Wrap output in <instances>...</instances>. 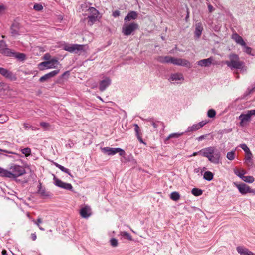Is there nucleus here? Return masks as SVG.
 I'll use <instances>...</instances> for the list:
<instances>
[{
  "mask_svg": "<svg viewBox=\"0 0 255 255\" xmlns=\"http://www.w3.org/2000/svg\"><path fill=\"white\" fill-rule=\"evenodd\" d=\"M25 173L24 168L19 165L11 164L9 171L0 167V176L2 177L15 179Z\"/></svg>",
  "mask_w": 255,
  "mask_h": 255,
  "instance_id": "f257e3e1",
  "label": "nucleus"
},
{
  "mask_svg": "<svg viewBox=\"0 0 255 255\" xmlns=\"http://www.w3.org/2000/svg\"><path fill=\"white\" fill-rule=\"evenodd\" d=\"M202 156L208 158L209 161L215 164H218L220 162L221 153L219 151H215V148L210 146L200 150Z\"/></svg>",
  "mask_w": 255,
  "mask_h": 255,
  "instance_id": "f03ea898",
  "label": "nucleus"
},
{
  "mask_svg": "<svg viewBox=\"0 0 255 255\" xmlns=\"http://www.w3.org/2000/svg\"><path fill=\"white\" fill-rule=\"evenodd\" d=\"M230 61H226L225 63L231 69H242L244 67V63L239 60L238 55L232 54L229 55Z\"/></svg>",
  "mask_w": 255,
  "mask_h": 255,
  "instance_id": "7ed1b4c3",
  "label": "nucleus"
},
{
  "mask_svg": "<svg viewBox=\"0 0 255 255\" xmlns=\"http://www.w3.org/2000/svg\"><path fill=\"white\" fill-rule=\"evenodd\" d=\"M87 11L89 13V15L87 17L88 25L92 26L98 19L99 11L94 7H90L88 8Z\"/></svg>",
  "mask_w": 255,
  "mask_h": 255,
  "instance_id": "20e7f679",
  "label": "nucleus"
},
{
  "mask_svg": "<svg viewBox=\"0 0 255 255\" xmlns=\"http://www.w3.org/2000/svg\"><path fill=\"white\" fill-rule=\"evenodd\" d=\"M138 24L135 22L129 24L125 23L122 27V32L124 35L128 36L131 35L135 30L138 29Z\"/></svg>",
  "mask_w": 255,
  "mask_h": 255,
  "instance_id": "39448f33",
  "label": "nucleus"
},
{
  "mask_svg": "<svg viewBox=\"0 0 255 255\" xmlns=\"http://www.w3.org/2000/svg\"><path fill=\"white\" fill-rule=\"evenodd\" d=\"M101 151L104 154H106L108 155H114L117 153H119V155L122 156H124L125 155V151L120 148L106 147L101 148Z\"/></svg>",
  "mask_w": 255,
  "mask_h": 255,
  "instance_id": "423d86ee",
  "label": "nucleus"
},
{
  "mask_svg": "<svg viewBox=\"0 0 255 255\" xmlns=\"http://www.w3.org/2000/svg\"><path fill=\"white\" fill-rule=\"evenodd\" d=\"M252 116H255V110H249L246 114H242L239 117V119L241 120L240 126L243 127L245 123L250 120Z\"/></svg>",
  "mask_w": 255,
  "mask_h": 255,
  "instance_id": "0eeeda50",
  "label": "nucleus"
},
{
  "mask_svg": "<svg viewBox=\"0 0 255 255\" xmlns=\"http://www.w3.org/2000/svg\"><path fill=\"white\" fill-rule=\"evenodd\" d=\"M84 45L79 44H65L63 49L70 53H78L79 51L83 50Z\"/></svg>",
  "mask_w": 255,
  "mask_h": 255,
  "instance_id": "6e6552de",
  "label": "nucleus"
},
{
  "mask_svg": "<svg viewBox=\"0 0 255 255\" xmlns=\"http://www.w3.org/2000/svg\"><path fill=\"white\" fill-rule=\"evenodd\" d=\"M84 45L79 44H65L63 49L70 53H78L79 51L83 50Z\"/></svg>",
  "mask_w": 255,
  "mask_h": 255,
  "instance_id": "1a4fd4ad",
  "label": "nucleus"
},
{
  "mask_svg": "<svg viewBox=\"0 0 255 255\" xmlns=\"http://www.w3.org/2000/svg\"><path fill=\"white\" fill-rule=\"evenodd\" d=\"M53 181L55 186L59 187L61 188L67 190L72 191L73 189L72 185L70 183H67L63 182L61 180L57 178L54 175H53Z\"/></svg>",
  "mask_w": 255,
  "mask_h": 255,
  "instance_id": "9d476101",
  "label": "nucleus"
},
{
  "mask_svg": "<svg viewBox=\"0 0 255 255\" xmlns=\"http://www.w3.org/2000/svg\"><path fill=\"white\" fill-rule=\"evenodd\" d=\"M234 184L242 194H246L248 193H255V191L253 189H251L249 186L244 183Z\"/></svg>",
  "mask_w": 255,
  "mask_h": 255,
  "instance_id": "9b49d317",
  "label": "nucleus"
},
{
  "mask_svg": "<svg viewBox=\"0 0 255 255\" xmlns=\"http://www.w3.org/2000/svg\"><path fill=\"white\" fill-rule=\"evenodd\" d=\"M0 53L6 56L12 55V50L7 48V45L4 40H0Z\"/></svg>",
  "mask_w": 255,
  "mask_h": 255,
  "instance_id": "f8f14e48",
  "label": "nucleus"
},
{
  "mask_svg": "<svg viewBox=\"0 0 255 255\" xmlns=\"http://www.w3.org/2000/svg\"><path fill=\"white\" fill-rule=\"evenodd\" d=\"M174 65H178V66H182L186 67L188 68H190L192 67V64L188 60H187L185 59H182V58H175Z\"/></svg>",
  "mask_w": 255,
  "mask_h": 255,
  "instance_id": "ddd939ff",
  "label": "nucleus"
},
{
  "mask_svg": "<svg viewBox=\"0 0 255 255\" xmlns=\"http://www.w3.org/2000/svg\"><path fill=\"white\" fill-rule=\"evenodd\" d=\"M20 31V25L18 22L13 23L10 27V33L12 36L19 35Z\"/></svg>",
  "mask_w": 255,
  "mask_h": 255,
  "instance_id": "4468645a",
  "label": "nucleus"
},
{
  "mask_svg": "<svg viewBox=\"0 0 255 255\" xmlns=\"http://www.w3.org/2000/svg\"><path fill=\"white\" fill-rule=\"evenodd\" d=\"M80 214L82 218H87L91 214V210L90 206L85 205L80 210Z\"/></svg>",
  "mask_w": 255,
  "mask_h": 255,
  "instance_id": "2eb2a0df",
  "label": "nucleus"
},
{
  "mask_svg": "<svg viewBox=\"0 0 255 255\" xmlns=\"http://www.w3.org/2000/svg\"><path fill=\"white\" fill-rule=\"evenodd\" d=\"M0 74L6 78L11 80L16 79L15 76L12 74V73L6 69L0 67Z\"/></svg>",
  "mask_w": 255,
  "mask_h": 255,
  "instance_id": "dca6fc26",
  "label": "nucleus"
},
{
  "mask_svg": "<svg viewBox=\"0 0 255 255\" xmlns=\"http://www.w3.org/2000/svg\"><path fill=\"white\" fill-rule=\"evenodd\" d=\"M59 72V70H53L46 74H45L39 79V81L41 82H45L48 80L49 79L54 77Z\"/></svg>",
  "mask_w": 255,
  "mask_h": 255,
  "instance_id": "f3484780",
  "label": "nucleus"
},
{
  "mask_svg": "<svg viewBox=\"0 0 255 255\" xmlns=\"http://www.w3.org/2000/svg\"><path fill=\"white\" fill-rule=\"evenodd\" d=\"M236 249L237 252L241 255H255V254L243 246H238Z\"/></svg>",
  "mask_w": 255,
  "mask_h": 255,
  "instance_id": "a211bd4d",
  "label": "nucleus"
},
{
  "mask_svg": "<svg viewBox=\"0 0 255 255\" xmlns=\"http://www.w3.org/2000/svg\"><path fill=\"white\" fill-rule=\"evenodd\" d=\"M213 61V58L212 57H209L207 59H204L201 60H199L197 62L198 65L202 67H208L211 64L212 61Z\"/></svg>",
  "mask_w": 255,
  "mask_h": 255,
  "instance_id": "6ab92c4d",
  "label": "nucleus"
},
{
  "mask_svg": "<svg viewBox=\"0 0 255 255\" xmlns=\"http://www.w3.org/2000/svg\"><path fill=\"white\" fill-rule=\"evenodd\" d=\"M111 82V80L109 78H105L102 80L99 85V89L100 91H103L106 89V88L110 85Z\"/></svg>",
  "mask_w": 255,
  "mask_h": 255,
  "instance_id": "aec40b11",
  "label": "nucleus"
},
{
  "mask_svg": "<svg viewBox=\"0 0 255 255\" xmlns=\"http://www.w3.org/2000/svg\"><path fill=\"white\" fill-rule=\"evenodd\" d=\"M232 38L238 44L242 46H245L246 43L241 36L237 33H234L232 36Z\"/></svg>",
  "mask_w": 255,
  "mask_h": 255,
  "instance_id": "412c9836",
  "label": "nucleus"
},
{
  "mask_svg": "<svg viewBox=\"0 0 255 255\" xmlns=\"http://www.w3.org/2000/svg\"><path fill=\"white\" fill-rule=\"evenodd\" d=\"M137 16L138 13L134 11H132L127 14V15L125 17L124 20L125 22H127L131 20H135L137 18Z\"/></svg>",
  "mask_w": 255,
  "mask_h": 255,
  "instance_id": "4be33fe9",
  "label": "nucleus"
},
{
  "mask_svg": "<svg viewBox=\"0 0 255 255\" xmlns=\"http://www.w3.org/2000/svg\"><path fill=\"white\" fill-rule=\"evenodd\" d=\"M203 30V28L202 26V24L201 22H198L196 24L195 30L194 33L195 36L197 38H199L201 36Z\"/></svg>",
  "mask_w": 255,
  "mask_h": 255,
  "instance_id": "5701e85b",
  "label": "nucleus"
},
{
  "mask_svg": "<svg viewBox=\"0 0 255 255\" xmlns=\"http://www.w3.org/2000/svg\"><path fill=\"white\" fill-rule=\"evenodd\" d=\"M183 75L181 73H175L171 75L170 77V81L171 82H177L178 81H180L181 80H183Z\"/></svg>",
  "mask_w": 255,
  "mask_h": 255,
  "instance_id": "b1692460",
  "label": "nucleus"
},
{
  "mask_svg": "<svg viewBox=\"0 0 255 255\" xmlns=\"http://www.w3.org/2000/svg\"><path fill=\"white\" fill-rule=\"evenodd\" d=\"M12 53L13 54L12 55L9 56V57H14L20 61H23L25 59L26 55L22 53H16L12 50Z\"/></svg>",
  "mask_w": 255,
  "mask_h": 255,
  "instance_id": "393cba45",
  "label": "nucleus"
},
{
  "mask_svg": "<svg viewBox=\"0 0 255 255\" xmlns=\"http://www.w3.org/2000/svg\"><path fill=\"white\" fill-rule=\"evenodd\" d=\"M252 152L246 154V156L245 158V162L248 166H251L253 164V160H252Z\"/></svg>",
  "mask_w": 255,
  "mask_h": 255,
  "instance_id": "a878e982",
  "label": "nucleus"
},
{
  "mask_svg": "<svg viewBox=\"0 0 255 255\" xmlns=\"http://www.w3.org/2000/svg\"><path fill=\"white\" fill-rule=\"evenodd\" d=\"M47 62H50L51 63L47 65V69L54 68L56 67V65L59 64L58 61L56 59H52Z\"/></svg>",
  "mask_w": 255,
  "mask_h": 255,
  "instance_id": "bb28decb",
  "label": "nucleus"
},
{
  "mask_svg": "<svg viewBox=\"0 0 255 255\" xmlns=\"http://www.w3.org/2000/svg\"><path fill=\"white\" fill-rule=\"evenodd\" d=\"M213 176H214V175L211 172L206 171L204 173L203 178L205 180L210 181L213 179Z\"/></svg>",
  "mask_w": 255,
  "mask_h": 255,
  "instance_id": "cd10ccee",
  "label": "nucleus"
},
{
  "mask_svg": "<svg viewBox=\"0 0 255 255\" xmlns=\"http://www.w3.org/2000/svg\"><path fill=\"white\" fill-rule=\"evenodd\" d=\"M200 128L198 125L197 124H194L192 126L189 127L187 130H186L185 132H193L195 131L198 129H199Z\"/></svg>",
  "mask_w": 255,
  "mask_h": 255,
  "instance_id": "c85d7f7f",
  "label": "nucleus"
},
{
  "mask_svg": "<svg viewBox=\"0 0 255 255\" xmlns=\"http://www.w3.org/2000/svg\"><path fill=\"white\" fill-rule=\"evenodd\" d=\"M54 165L56 167L58 168L60 170H61L62 171L68 174V175L71 176V173L69 171V170L64 166L58 164L57 163H55Z\"/></svg>",
  "mask_w": 255,
  "mask_h": 255,
  "instance_id": "c756f323",
  "label": "nucleus"
},
{
  "mask_svg": "<svg viewBox=\"0 0 255 255\" xmlns=\"http://www.w3.org/2000/svg\"><path fill=\"white\" fill-rule=\"evenodd\" d=\"M180 198L179 193L178 192L174 191L171 193L170 198L173 201H178Z\"/></svg>",
  "mask_w": 255,
  "mask_h": 255,
  "instance_id": "7c9ffc66",
  "label": "nucleus"
},
{
  "mask_svg": "<svg viewBox=\"0 0 255 255\" xmlns=\"http://www.w3.org/2000/svg\"><path fill=\"white\" fill-rule=\"evenodd\" d=\"M38 192L39 194L45 197L49 196L48 193L46 192L45 189L42 188L41 184H39L38 185Z\"/></svg>",
  "mask_w": 255,
  "mask_h": 255,
  "instance_id": "2f4dec72",
  "label": "nucleus"
},
{
  "mask_svg": "<svg viewBox=\"0 0 255 255\" xmlns=\"http://www.w3.org/2000/svg\"><path fill=\"white\" fill-rule=\"evenodd\" d=\"M242 180L246 182L252 183L254 181V178L251 176H244L243 177Z\"/></svg>",
  "mask_w": 255,
  "mask_h": 255,
  "instance_id": "473e14b6",
  "label": "nucleus"
},
{
  "mask_svg": "<svg viewBox=\"0 0 255 255\" xmlns=\"http://www.w3.org/2000/svg\"><path fill=\"white\" fill-rule=\"evenodd\" d=\"M226 157L228 160L231 161L235 159V150L228 152L227 153Z\"/></svg>",
  "mask_w": 255,
  "mask_h": 255,
  "instance_id": "72a5a7b5",
  "label": "nucleus"
},
{
  "mask_svg": "<svg viewBox=\"0 0 255 255\" xmlns=\"http://www.w3.org/2000/svg\"><path fill=\"white\" fill-rule=\"evenodd\" d=\"M21 152L26 157H28L29 155H30L31 153V150L30 148L26 147V148L21 149Z\"/></svg>",
  "mask_w": 255,
  "mask_h": 255,
  "instance_id": "f704fd0d",
  "label": "nucleus"
},
{
  "mask_svg": "<svg viewBox=\"0 0 255 255\" xmlns=\"http://www.w3.org/2000/svg\"><path fill=\"white\" fill-rule=\"evenodd\" d=\"M234 173L237 176L239 177L242 179L244 175L246 174V171L244 170L240 171L237 169H235Z\"/></svg>",
  "mask_w": 255,
  "mask_h": 255,
  "instance_id": "c9c22d12",
  "label": "nucleus"
},
{
  "mask_svg": "<svg viewBox=\"0 0 255 255\" xmlns=\"http://www.w3.org/2000/svg\"><path fill=\"white\" fill-rule=\"evenodd\" d=\"M165 63L174 64L175 58L171 56H164Z\"/></svg>",
  "mask_w": 255,
  "mask_h": 255,
  "instance_id": "e433bc0d",
  "label": "nucleus"
},
{
  "mask_svg": "<svg viewBox=\"0 0 255 255\" xmlns=\"http://www.w3.org/2000/svg\"><path fill=\"white\" fill-rule=\"evenodd\" d=\"M183 134H184L183 132H182V133H174L170 134L168 136V137L167 138L166 140H168L169 139L172 138H177L179 137L180 136L182 135Z\"/></svg>",
  "mask_w": 255,
  "mask_h": 255,
  "instance_id": "4c0bfd02",
  "label": "nucleus"
},
{
  "mask_svg": "<svg viewBox=\"0 0 255 255\" xmlns=\"http://www.w3.org/2000/svg\"><path fill=\"white\" fill-rule=\"evenodd\" d=\"M192 193L196 196H198L202 194V191L196 188H194L192 190Z\"/></svg>",
  "mask_w": 255,
  "mask_h": 255,
  "instance_id": "58836bf2",
  "label": "nucleus"
},
{
  "mask_svg": "<svg viewBox=\"0 0 255 255\" xmlns=\"http://www.w3.org/2000/svg\"><path fill=\"white\" fill-rule=\"evenodd\" d=\"M50 63H51L50 62L47 61L41 62L39 64V68L40 70H43L47 69V65L50 64Z\"/></svg>",
  "mask_w": 255,
  "mask_h": 255,
  "instance_id": "ea45409f",
  "label": "nucleus"
},
{
  "mask_svg": "<svg viewBox=\"0 0 255 255\" xmlns=\"http://www.w3.org/2000/svg\"><path fill=\"white\" fill-rule=\"evenodd\" d=\"M0 151H3L4 152H6V153H9V154H12L14 155V156L13 157L15 158L16 160L19 159L21 157V156L20 154H19L18 153H15V152H13L8 151L6 150H1V149H0Z\"/></svg>",
  "mask_w": 255,
  "mask_h": 255,
  "instance_id": "a19ab883",
  "label": "nucleus"
},
{
  "mask_svg": "<svg viewBox=\"0 0 255 255\" xmlns=\"http://www.w3.org/2000/svg\"><path fill=\"white\" fill-rule=\"evenodd\" d=\"M239 146L245 151L246 154L251 153L250 149L246 144H241Z\"/></svg>",
  "mask_w": 255,
  "mask_h": 255,
  "instance_id": "79ce46f5",
  "label": "nucleus"
},
{
  "mask_svg": "<svg viewBox=\"0 0 255 255\" xmlns=\"http://www.w3.org/2000/svg\"><path fill=\"white\" fill-rule=\"evenodd\" d=\"M40 125L43 128L44 130H48L50 127V125L49 123L42 122L40 123Z\"/></svg>",
  "mask_w": 255,
  "mask_h": 255,
  "instance_id": "37998d69",
  "label": "nucleus"
},
{
  "mask_svg": "<svg viewBox=\"0 0 255 255\" xmlns=\"http://www.w3.org/2000/svg\"><path fill=\"white\" fill-rule=\"evenodd\" d=\"M216 112L214 109H210L208 110L207 115L209 118H214L216 116Z\"/></svg>",
  "mask_w": 255,
  "mask_h": 255,
  "instance_id": "c03bdc74",
  "label": "nucleus"
},
{
  "mask_svg": "<svg viewBox=\"0 0 255 255\" xmlns=\"http://www.w3.org/2000/svg\"><path fill=\"white\" fill-rule=\"evenodd\" d=\"M134 130L136 133V135H139L142 134L140 132V129L138 125L136 124H134Z\"/></svg>",
  "mask_w": 255,
  "mask_h": 255,
  "instance_id": "a18cd8bd",
  "label": "nucleus"
},
{
  "mask_svg": "<svg viewBox=\"0 0 255 255\" xmlns=\"http://www.w3.org/2000/svg\"><path fill=\"white\" fill-rule=\"evenodd\" d=\"M8 119V117L5 115H0V123H3L6 122Z\"/></svg>",
  "mask_w": 255,
  "mask_h": 255,
  "instance_id": "49530a36",
  "label": "nucleus"
},
{
  "mask_svg": "<svg viewBox=\"0 0 255 255\" xmlns=\"http://www.w3.org/2000/svg\"><path fill=\"white\" fill-rule=\"evenodd\" d=\"M146 121H148L150 122V124L154 127L155 129L157 128L158 127L157 124L154 122V121L152 119H147L145 120Z\"/></svg>",
  "mask_w": 255,
  "mask_h": 255,
  "instance_id": "de8ad7c7",
  "label": "nucleus"
},
{
  "mask_svg": "<svg viewBox=\"0 0 255 255\" xmlns=\"http://www.w3.org/2000/svg\"><path fill=\"white\" fill-rule=\"evenodd\" d=\"M33 221L35 224H36L38 226V227L40 230H42V231L44 230V229L39 225V224L42 223V222L41 218H38L37 221H35L34 220H33Z\"/></svg>",
  "mask_w": 255,
  "mask_h": 255,
  "instance_id": "09e8293b",
  "label": "nucleus"
},
{
  "mask_svg": "<svg viewBox=\"0 0 255 255\" xmlns=\"http://www.w3.org/2000/svg\"><path fill=\"white\" fill-rule=\"evenodd\" d=\"M121 235L123 236L126 237L129 240H132L131 236L130 235L129 233H128L127 232H123L121 233Z\"/></svg>",
  "mask_w": 255,
  "mask_h": 255,
  "instance_id": "8fccbe9b",
  "label": "nucleus"
},
{
  "mask_svg": "<svg viewBox=\"0 0 255 255\" xmlns=\"http://www.w3.org/2000/svg\"><path fill=\"white\" fill-rule=\"evenodd\" d=\"M33 8L36 11H40L43 9V6L40 4H36L34 5Z\"/></svg>",
  "mask_w": 255,
  "mask_h": 255,
  "instance_id": "3c124183",
  "label": "nucleus"
},
{
  "mask_svg": "<svg viewBox=\"0 0 255 255\" xmlns=\"http://www.w3.org/2000/svg\"><path fill=\"white\" fill-rule=\"evenodd\" d=\"M243 47H244L245 48V52L248 54H250L251 55V52H252V48L246 46V44H245V46H243Z\"/></svg>",
  "mask_w": 255,
  "mask_h": 255,
  "instance_id": "603ef678",
  "label": "nucleus"
},
{
  "mask_svg": "<svg viewBox=\"0 0 255 255\" xmlns=\"http://www.w3.org/2000/svg\"><path fill=\"white\" fill-rule=\"evenodd\" d=\"M111 245L113 247H116L118 245V241L115 238H112L110 240Z\"/></svg>",
  "mask_w": 255,
  "mask_h": 255,
  "instance_id": "864d4df0",
  "label": "nucleus"
},
{
  "mask_svg": "<svg viewBox=\"0 0 255 255\" xmlns=\"http://www.w3.org/2000/svg\"><path fill=\"white\" fill-rule=\"evenodd\" d=\"M207 123H208V121L205 120V121H202L199 122V123H198L197 124H198L199 128H201L202 127H203Z\"/></svg>",
  "mask_w": 255,
  "mask_h": 255,
  "instance_id": "5fc2aeb1",
  "label": "nucleus"
},
{
  "mask_svg": "<svg viewBox=\"0 0 255 255\" xmlns=\"http://www.w3.org/2000/svg\"><path fill=\"white\" fill-rule=\"evenodd\" d=\"M207 6L209 12L211 13L215 10L214 8L210 4H207Z\"/></svg>",
  "mask_w": 255,
  "mask_h": 255,
  "instance_id": "6e6d98bb",
  "label": "nucleus"
},
{
  "mask_svg": "<svg viewBox=\"0 0 255 255\" xmlns=\"http://www.w3.org/2000/svg\"><path fill=\"white\" fill-rule=\"evenodd\" d=\"M120 12L119 10H115L113 12L112 15L114 17H118L120 15Z\"/></svg>",
  "mask_w": 255,
  "mask_h": 255,
  "instance_id": "4d7b16f0",
  "label": "nucleus"
},
{
  "mask_svg": "<svg viewBox=\"0 0 255 255\" xmlns=\"http://www.w3.org/2000/svg\"><path fill=\"white\" fill-rule=\"evenodd\" d=\"M207 136V134L201 135V136L197 137V140L198 141H202V140L204 139Z\"/></svg>",
  "mask_w": 255,
  "mask_h": 255,
  "instance_id": "13d9d810",
  "label": "nucleus"
},
{
  "mask_svg": "<svg viewBox=\"0 0 255 255\" xmlns=\"http://www.w3.org/2000/svg\"><path fill=\"white\" fill-rule=\"evenodd\" d=\"M164 57H163V56L159 57L158 58V61L161 63H165V60H164Z\"/></svg>",
  "mask_w": 255,
  "mask_h": 255,
  "instance_id": "bf43d9fd",
  "label": "nucleus"
},
{
  "mask_svg": "<svg viewBox=\"0 0 255 255\" xmlns=\"http://www.w3.org/2000/svg\"><path fill=\"white\" fill-rule=\"evenodd\" d=\"M141 135H137V139H138V140L140 141V142L142 143H144L145 144V143L143 142V140L142 138V136H141Z\"/></svg>",
  "mask_w": 255,
  "mask_h": 255,
  "instance_id": "052dcab7",
  "label": "nucleus"
},
{
  "mask_svg": "<svg viewBox=\"0 0 255 255\" xmlns=\"http://www.w3.org/2000/svg\"><path fill=\"white\" fill-rule=\"evenodd\" d=\"M23 126L25 129H28V128H30V126H31L27 123H24Z\"/></svg>",
  "mask_w": 255,
  "mask_h": 255,
  "instance_id": "680f3d73",
  "label": "nucleus"
},
{
  "mask_svg": "<svg viewBox=\"0 0 255 255\" xmlns=\"http://www.w3.org/2000/svg\"><path fill=\"white\" fill-rule=\"evenodd\" d=\"M31 238L33 241H35L36 239V235L35 233H33L31 234Z\"/></svg>",
  "mask_w": 255,
  "mask_h": 255,
  "instance_id": "e2e57ef3",
  "label": "nucleus"
},
{
  "mask_svg": "<svg viewBox=\"0 0 255 255\" xmlns=\"http://www.w3.org/2000/svg\"><path fill=\"white\" fill-rule=\"evenodd\" d=\"M5 10V7L2 5H0V12L3 11Z\"/></svg>",
  "mask_w": 255,
  "mask_h": 255,
  "instance_id": "0e129e2a",
  "label": "nucleus"
},
{
  "mask_svg": "<svg viewBox=\"0 0 255 255\" xmlns=\"http://www.w3.org/2000/svg\"><path fill=\"white\" fill-rule=\"evenodd\" d=\"M30 128H31L32 130H37L38 129L37 128L33 127V126H30Z\"/></svg>",
  "mask_w": 255,
  "mask_h": 255,
  "instance_id": "69168bd1",
  "label": "nucleus"
},
{
  "mask_svg": "<svg viewBox=\"0 0 255 255\" xmlns=\"http://www.w3.org/2000/svg\"><path fill=\"white\" fill-rule=\"evenodd\" d=\"M2 255H7L6 250H4L2 251Z\"/></svg>",
  "mask_w": 255,
  "mask_h": 255,
  "instance_id": "338daca9",
  "label": "nucleus"
},
{
  "mask_svg": "<svg viewBox=\"0 0 255 255\" xmlns=\"http://www.w3.org/2000/svg\"><path fill=\"white\" fill-rule=\"evenodd\" d=\"M254 90H255V87L253 88L251 90H250V92L249 93V94H251V91H254Z\"/></svg>",
  "mask_w": 255,
  "mask_h": 255,
  "instance_id": "774afa93",
  "label": "nucleus"
}]
</instances>
